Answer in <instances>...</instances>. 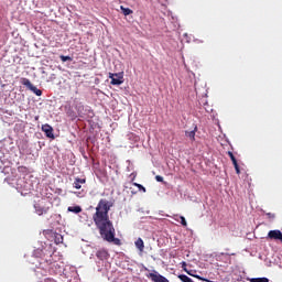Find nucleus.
<instances>
[{"instance_id":"f257e3e1","label":"nucleus","mask_w":282,"mask_h":282,"mask_svg":"<svg viewBox=\"0 0 282 282\" xmlns=\"http://www.w3.org/2000/svg\"><path fill=\"white\" fill-rule=\"evenodd\" d=\"M112 206L113 203L101 198L96 206V212L93 215V221H95V226L99 230V235L104 241L115 243V246H120V238H116V228L113 227V221L109 218V212Z\"/></svg>"},{"instance_id":"f03ea898","label":"nucleus","mask_w":282,"mask_h":282,"mask_svg":"<svg viewBox=\"0 0 282 282\" xmlns=\"http://www.w3.org/2000/svg\"><path fill=\"white\" fill-rule=\"evenodd\" d=\"M21 85H24V87H28V89H30V91L35 94V96H43V90L36 88V86H33V84H32V82H30V79L22 78Z\"/></svg>"},{"instance_id":"423d86ee","label":"nucleus","mask_w":282,"mask_h":282,"mask_svg":"<svg viewBox=\"0 0 282 282\" xmlns=\"http://www.w3.org/2000/svg\"><path fill=\"white\" fill-rule=\"evenodd\" d=\"M267 239H270L271 241H282V232L279 229L270 230L268 232Z\"/></svg>"},{"instance_id":"9d476101","label":"nucleus","mask_w":282,"mask_h":282,"mask_svg":"<svg viewBox=\"0 0 282 282\" xmlns=\"http://www.w3.org/2000/svg\"><path fill=\"white\" fill-rule=\"evenodd\" d=\"M195 133H197V126L192 131H185L186 138H189L192 142H195Z\"/></svg>"},{"instance_id":"412c9836","label":"nucleus","mask_w":282,"mask_h":282,"mask_svg":"<svg viewBox=\"0 0 282 282\" xmlns=\"http://www.w3.org/2000/svg\"><path fill=\"white\" fill-rule=\"evenodd\" d=\"M234 166L237 175H241V170L239 169V165H234Z\"/></svg>"},{"instance_id":"4be33fe9","label":"nucleus","mask_w":282,"mask_h":282,"mask_svg":"<svg viewBox=\"0 0 282 282\" xmlns=\"http://www.w3.org/2000/svg\"><path fill=\"white\" fill-rule=\"evenodd\" d=\"M228 155H229L231 162L237 159V158H235V154L231 151L228 152Z\"/></svg>"},{"instance_id":"f8f14e48","label":"nucleus","mask_w":282,"mask_h":282,"mask_svg":"<svg viewBox=\"0 0 282 282\" xmlns=\"http://www.w3.org/2000/svg\"><path fill=\"white\" fill-rule=\"evenodd\" d=\"M68 213H75V215H78V213H83V208L80 206H70L67 208Z\"/></svg>"},{"instance_id":"393cba45","label":"nucleus","mask_w":282,"mask_h":282,"mask_svg":"<svg viewBox=\"0 0 282 282\" xmlns=\"http://www.w3.org/2000/svg\"><path fill=\"white\" fill-rule=\"evenodd\" d=\"M182 268L185 270V272H186V262H182Z\"/></svg>"},{"instance_id":"aec40b11","label":"nucleus","mask_w":282,"mask_h":282,"mask_svg":"<svg viewBox=\"0 0 282 282\" xmlns=\"http://www.w3.org/2000/svg\"><path fill=\"white\" fill-rule=\"evenodd\" d=\"M268 219H274V217H276V215L272 214V213H267L265 214Z\"/></svg>"},{"instance_id":"39448f33","label":"nucleus","mask_w":282,"mask_h":282,"mask_svg":"<svg viewBox=\"0 0 282 282\" xmlns=\"http://www.w3.org/2000/svg\"><path fill=\"white\" fill-rule=\"evenodd\" d=\"M148 279H151L153 282H169L164 275L160 274L158 271L153 270V272L147 274Z\"/></svg>"},{"instance_id":"6ab92c4d","label":"nucleus","mask_w":282,"mask_h":282,"mask_svg":"<svg viewBox=\"0 0 282 282\" xmlns=\"http://www.w3.org/2000/svg\"><path fill=\"white\" fill-rule=\"evenodd\" d=\"M182 226L186 227L188 224L186 223V218L184 216H180Z\"/></svg>"},{"instance_id":"a211bd4d","label":"nucleus","mask_w":282,"mask_h":282,"mask_svg":"<svg viewBox=\"0 0 282 282\" xmlns=\"http://www.w3.org/2000/svg\"><path fill=\"white\" fill-rule=\"evenodd\" d=\"M133 186H135L137 188H139V191H143V193H147V188H145L144 186H142V184L133 183Z\"/></svg>"},{"instance_id":"5701e85b","label":"nucleus","mask_w":282,"mask_h":282,"mask_svg":"<svg viewBox=\"0 0 282 282\" xmlns=\"http://www.w3.org/2000/svg\"><path fill=\"white\" fill-rule=\"evenodd\" d=\"M155 180L156 182H164V177H162L161 175H156Z\"/></svg>"},{"instance_id":"9b49d317","label":"nucleus","mask_w":282,"mask_h":282,"mask_svg":"<svg viewBox=\"0 0 282 282\" xmlns=\"http://www.w3.org/2000/svg\"><path fill=\"white\" fill-rule=\"evenodd\" d=\"M134 243H135V248H138L140 252H144V240H142V238H138Z\"/></svg>"},{"instance_id":"dca6fc26","label":"nucleus","mask_w":282,"mask_h":282,"mask_svg":"<svg viewBox=\"0 0 282 282\" xmlns=\"http://www.w3.org/2000/svg\"><path fill=\"white\" fill-rule=\"evenodd\" d=\"M250 282H270L268 278H252Z\"/></svg>"},{"instance_id":"ddd939ff","label":"nucleus","mask_w":282,"mask_h":282,"mask_svg":"<svg viewBox=\"0 0 282 282\" xmlns=\"http://www.w3.org/2000/svg\"><path fill=\"white\" fill-rule=\"evenodd\" d=\"M18 173H22V175H28V173H30V170L26 166L20 165L18 166Z\"/></svg>"},{"instance_id":"1a4fd4ad","label":"nucleus","mask_w":282,"mask_h":282,"mask_svg":"<svg viewBox=\"0 0 282 282\" xmlns=\"http://www.w3.org/2000/svg\"><path fill=\"white\" fill-rule=\"evenodd\" d=\"M86 183H87L86 178H75V182L73 183V186L77 191H80V188H83V184H86Z\"/></svg>"},{"instance_id":"6e6552de","label":"nucleus","mask_w":282,"mask_h":282,"mask_svg":"<svg viewBox=\"0 0 282 282\" xmlns=\"http://www.w3.org/2000/svg\"><path fill=\"white\" fill-rule=\"evenodd\" d=\"M96 257L100 261H107V259H109V251H107V249H100L96 252Z\"/></svg>"},{"instance_id":"a878e982","label":"nucleus","mask_w":282,"mask_h":282,"mask_svg":"<svg viewBox=\"0 0 282 282\" xmlns=\"http://www.w3.org/2000/svg\"><path fill=\"white\" fill-rule=\"evenodd\" d=\"M133 180H135V176H132V182H133Z\"/></svg>"},{"instance_id":"2eb2a0df","label":"nucleus","mask_w":282,"mask_h":282,"mask_svg":"<svg viewBox=\"0 0 282 282\" xmlns=\"http://www.w3.org/2000/svg\"><path fill=\"white\" fill-rule=\"evenodd\" d=\"M178 279H180V281H182V282H194L193 281V279H191L188 275H186V274H180L178 275Z\"/></svg>"},{"instance_id":"b1692460","label":"nucleus","mask_w":282,"mask_h":282,"mask_svg":"<svg viewBox=\"0 0 282 282\" xmlns=\"http://www.w3.org/2000/svg\"><path fill=\"white\" fill-rule=\"evenodd\" d=\"M232 164H234V166H238L239 165V163H237V159L232 160Z\"/></svg>"},{"instance_id":"0eeeda50","label":"nucleus","mask_w":282,"mask_h":282,"mask_svg":"<svg viewBox=\"0 0 282 282\" xmlns=\"http://www.w3.org/2000/svg\"><path fill=\"white\" fill-rule=\"evenodd\" d=\"M42 131L45 132L46 138H50L51 140H54V128L52 126L45 123L42 126Z\"/></svg>"},{"instance_id":"7ed1b4c3","label":"nucleus","mask_w":282,"mask_h":282,"mask_svg":"<svg viewBox=\"0 0 282 282\" xmlns=\"http://www.w3.org/2000/svg\"><path fill=\"white\" fill-rule=\"evenodd\" d=\"M109 78L111 79L110 84L122 85L124 83V73H109Z\"/></svg>"},{"instance_id":"f3484780","label":"nucleus","mask_w":282,"mask_h":282,"mask_svg":"<svg viewBox=\"0 0 282 282\" xmlns=\"http://www.w3.org/2000/svg\"><path fill=\"white\" fill-rule=\"evenodd\" d=\"M62 63H67V61L72 62L74 61V58H72V56H65V55H61L59 56Z\"/></svg>"},{"instance_id":"4468645a","label":"nucleus","mask_w":282,"mask_h":282,"mask_svg":"<svg viewBox=\"0 0 282 282\" xmlns=\"http://www.w3.org/2000/svg\"><path fill=\"white\" fill-rule=\"evenodd\" d=\"M121 8V12L124 17H129V14L133 13V10L129 9V8H124L123 6L120 7Z\"/></svg>"},{"instance_id":"20e7f679","label":"nucleus","mask_w":282,"mask_h":282,"mask_svg":"<svg viewBox=\"0 0 282 282\" xmlns=\"http://www.w3.org/2000/svg\"><path fill=\"white\" fill-rule=\"evenodd\" d=\"M36 215H47L50 213V206L45 205V200H40L34 205Z\"/></svg>"}]
</instances>
